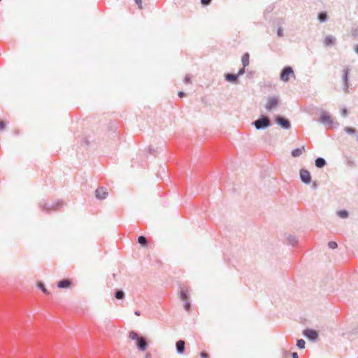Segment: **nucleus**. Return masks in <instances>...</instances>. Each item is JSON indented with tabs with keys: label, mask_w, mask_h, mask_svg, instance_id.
<instances>
[{
	"label": "nucleus",
	"mask_w": 358,
	"mask_h": 358,
	"mask_svg": "<svg viewBox=\"0 0 358 358\" xmlns=\"http://www.w3.org/2000/svg\"><path fill=\"white\" fill-rule=\"evenodd\" d=\"M129 338L132 341H136V345L139 351H145L148 348V342L145 337L141 336L134 331H131L129 334Z\"/></svg>",
	"instance_id": "1"
},
{
	"label": "nucleus",
	"mask_w": 358,
	"mask_h": 358,
	"mask_svg": "<svg viewBox=\"0 0 358 358\" xmlns=\"http://www.w3.org/2000/svg\"><path fill=\"white\" fill-rule=\"evenodd\" d=\"M63 205L64 203L62 201H56L48 203L45 200H43L39 203V206L41 210L46 213H51L52 211L57 210L60 209Z\"/></svg>",
	"instance_id": "2"
},
{
	"label": "nucleus",
	"mask_w": 358,
	"mask_h": 358,
	"mask_svg": "<svg viewBox=\"0 0 358 358\" xmlns=\"http://www.w3.org/2000/svg\"><path fill=\"white\" fill-rule=\"evenodd\" d=\"M252 124L258 129H265L271 125L270 118L265 115H261L255 121L252 122Z\"/></svg>",
	"instance_id": "3"
},
{
	"label": "nucleus",
	"mask_w": 358,
	"mask_h": 358,
	"mask_svg": "<svg viewBox=\"0 0 358 358\" xmlns=\"http://www.w3.org/2000/svg\"><path fill=\"white\" fill-rule=\"evenodd\" d=\"M320 122L330 127H337L339 123L334 122L332 117L327 112L322 111L320 115Z\"/></svg>",
	"instance_id": "4"
},
{
	"label": "nucleus",
	"mask_w": 358,
	"mask_h": 358,
	"mask_svg": "<svg viewBox=\"0 0 358 358\" xmlns=\"http://www.w3.org/2000/svg\"><path fill=\"white\" fill-rule=\"evenodd\" d=\"M291 76H294V72L293 69L290 66H285L280 73V79L283 82H288Z\"/></svg>",
	"instance_id": "5"
},
{
	"label": "nucleus",
	"mask_w": 358,
	"mask_h": 358,
	"mask_svg": "<svg viewBox=\"0 0 358 358\" xmlns=\"http://www.w3.org/2000/svg\"><path fill=\"white\" fill-rule=\"evenodd\" d=\"M275 122L282 129H289L291 127L289 120L283 116L279 115H276L275 117Z\"/></svg>",
	"instance_id": "6"
},
{
	"label": "nucleus",
	"mask_w": 358,
	"mask_h": 358,
	"mask_svg": "<svg viewBox=\"0 0 358 358\" xmlns=\"http://www.w3.org/2000/svg\"><path fill=\"white\" fill-rule=\"evenodd\" d=\"M280 103V99L278 96L269 97L267 103L265 105V108L267 110L271 111L273 108L278 106Z\"/></svg>",
	"instance_id": "7"
},
{
	"label": "nucleus",
	"mask_w": 358,
	"mask_h": 358,
	"mask_svg": "<svg viewBox=\"0 0 358 358\" xmlns=\"http://www.w3.org/2000/svg\"><path fill=\"white\" fill-rule=\"evenodd\" d=\"M299 176L301 182L308 185L311 182V176L310 172L304 169H301L299 171Z\"/></svg>",
	"instance_id": "8"
},
{
	"label": "nucleus",
	"mask_w": 358,
	"mask_h": 358,
	"mask_svg": "<svg viewBox=\"0 0 358 358\" xmlns=\"http://www.w3.org/2000/svg\"><path fill=\"white\" fill-rule=\"evenodd\" d=\"M284 23H285V22H284V20L282 18H278V19L275 20L273 22V25L278 27L277 36L279 38H281V37H282L284 36V34H283V29L282 27V25Z\"/></svg>",
	"instance_id": "9"
},
{
	"label": "nucleus",
	"mask_w": 358,
	"mask_h": 358,
	"mask_svg": "<svg viewBox=\"0 0 358 358\" xmlns=\"http://www.w3.org/2000/svg\"><path fill=\"white\" fill-rule=\"evenodd\" d=\"M303 335L310 341H315L318 336L316 331L313 329H306L303 331Z\"/></svg>",
	"instance_id": "10"
},
{
	"label": "nucleus",
	"mask_w": 358,
	"mask_h": 358,
	"mask_svg": "<svg viewBox=\"0 0 358 358\" xmlns=\"http://www.w3.org/2000/svg\"><path fill=\"white\" fill-rule=\"evenodd\" d=\"M95 196L99 200L106 199L108 196L107 189L103 187H99L95 191Z\"/></svg>",
	"instance_id": "11"
},
{
	"label": "nucleus",
	"mask_w": 358,
	"mask_h": 358,
	"mask_svg": "<svg viewBox=\"0 0 358 358\" xmlns=\"http://www.w3.org/2000/svg\"><path fill=\"white\" fill-rule=\"evenodd\" d=\"M350 69L346 67L343 69V90L347 91L348 89V74H349Z\"/></svg>",
	"instance_id": "12"
},
{
	"label": "nucleus",
	"mask_w": 358,
	"mask_h": 358,
	"mask_svg": "<svg viewBox=\"0 0 358 358\" xmlns=\"http://www.w3.org/2000/svg\"><path fill=\"white\" fill-rule=\"evenodd\" d=\"M224 79L233 84H238V77L236 74H233L230 73H227L224 74Z\"/></svg>",
	"instance_id": "13"
},
{
	"label": "nucleus",
	"mask_w": 358,
	"mask_h": 358,
	"mask_svg": "<svg viewBox=\"0 0 358 358\" xmlns=\"http://www.w3.org/2000/svg\"><path fill=\"white\" fill-rule=\"evenodd\" d=\"M336 38L335 36L329 35L325 37L324 41V44L325 46H327V47L334 46L336 45Z\"/></svg>",
	"instance_id": "14"
},
{
	"label": "nucleus",
	"mask_w": 358,
	"mask_h": 358,
	"mask_svg": "<svg viewBox=\"0 0 358 358\" xmlns=\"http://www.w3.org/2000/svg\"><path fill=\"white\" fill-rule=\"evenodd\" d=\"M176 347L177 352L182 355L185 350V342L183 340H179L176 342Z\"/></svg>",
	"instance_id": "15"
},
{
	"label": "nucleus",
	"mask_w": 358,
	"mask_h": 358,
	"mask_svg": "<svg viewBox=\"0 0 358 358\" xmlns=\"http://www.w3.org/2000/svg\"><path fill=\"white\" fill-rule=\"evenodd\" d=\"M306 152V148L304 145L296 148L292 151V157H299Z\"/></svg>",
	"instance_id": "16"
},
{
	"label": "nucleus",
	"mask_w": 358,
	"mask_h": 358,
	"mask_svg": "<svg viewBox=\"0 0 358 358\" xmlns=\"http://www.w3.org/2000/svg\"><path fill=\"white\" fill-rule=\"evenodd\" d=\"M71 282L69 279H63L58 282L57 287L61 289L69 288Z\"/></svg>",
	"instance_id": "17"
},
{
	"label": "nucleus",
	"mask_w": 358,
	"mask_h": 358,
	"mask_svg": "<svg viewBox=\"0 0 358 358\" xmlns=\"http://www.w3.org/2000/svg\"><path fill=\"white\" fill-rule=\"evenodd\" d=\"M326 161L324 158H316L315 159V166L317 168H322L326 165Z\"/></svg>",
	"instance_id": "18"
},
{
	"label": "nucleus",
	"mask_w": 358,
	"mask_h": 358,
	"mask_svg": "<svg viewBox=\"0 0 358 358\" xmlns=\"http://www.w3.org/2000/svg\"><path fill=\"white\" fill-rule=\"evenodd\" d=\"M328 16L326 12H320L318 13L317 20L320 22H325L327 20Z\"/></svg>",
	"instance_id": "19"
},
{
	"label": "nucleus",
	"mask_w": 358,
	"mask_h": 358,
	"mask_svg": "<svg viewBox=\"0 0 358 358\" xmlns=\"http://www.w3.org/2000/svg\"><path fill=\"white\" fill-rule=\"evenodd\" d=\"M249 58H250V55L248 52L245 53L242 56L241 61H242V64L244 67H246L249 64V62H250Z\"/></svg>",
	"instance_id": "20"
},
{
	"label": "nucleus",
	"mask_w": 358,
	"mask_h": 358,
	"mask_svg": "<svg viewBox=\"0 0 358 358\" xmlns=\"http://www.w3.org/2000/svg\"><path fill=\"white\" fill-rule=\"evenodd\" d=\"M336 214L338 217H340L341 218H343V219H345V218L348 217V216H349L348 211H347L345 210H338L336 212Z\"/></svg>",
	"instance_id": "21"
},
{
	"label": "nucleus",
	"mask_w": 358,
	"mask_h": 358,
	"mask_svg": "<svg viewBox=\"0 0 358 358\" xmlns=\"http://www.w3.org/2000/svg\"><path fill=\"white\" fill-rule=\"evenodd\" d=\"M188 290L182 289L180 292V298L181 300L186 301L188 299Z\"/></svg>",
	"instance_id": "22"
},
{
	"label": "nucleus",
	"mask_w": 358,
	"mask_h": 358,
	"mask_svg": "<svg viewBox=\"0 0 358 358\" xmlns=\"http://www.w3.org/2000/svg\"><path fill=\"white\" fill-rule=\"evenodd\" d=\"M287 241L289 244L294 245L298 243V239L295 236L289 235L287 237Z\"/></svg>",
	"instance_id": "23"
},
{
	"label": "nucleus",
	"mask_w": 358,
	"mask_h": 358,
	"mask_svg": "<svg viewBox=\"0 0 358 358\" xmlns=\"http://www.w3.org/2000/svg\"><path fill=\"white\" fill-rule=\"evenodd\" d=\"M124 292L122 290H117L115 293V297L117 299H123L124 298Z\"/></svg>",
	"instance_id": "24"
},
{
	"label": "nucleus",
	"mask_w": 358,
	"mask_h": 358,
	"mask_svg": "<svg viewBox=\"0 0 358 358\" xmlns=\"http://www.w3.org/2000/svg\"><path fill=\"white\" fill-rule=\"evenodd\" d=\"M147 154L150 155H158L160 154V152H159L158 149H154L151 147H149Z\"/></svg>",
	"instance_id": "25"
},
{
	"label": "nucleus",
	"mask_w": 358,
	"mask_h": 358,
	"mask_svg": "<svg viewBox=\"0 0 358 358\" xmlns=\"http://www.w3.org/2000/svg\"><path fill=\"white\" fill-rule=\"evenodd\" d=\"M138 243L142 246H145L148 243V241L145 236H141L138 238Z\"/></svg>",
	"instance_id": "26"
},
{
	"label": "nucleus",
	"mask_w": 358,
	"mask_h": 358,
	"mask_svg": "<svg viewBox=\"0 0 358 358\" xmlns=\"http://www.w3.org/2000/svg\"><path fill=\"white\" fill-rule=\"evenodd\" d=\"M38 287L45 294H49L50 292L48 291V289L45 288L43 283L41 282H39L37 285Z\"/></svg>",
	"instance_id": "27"
},
{
	"label": "nucleus",
	"mask_w": 358,
	"mask_h": 358,
	"mask_svg": "<svg viewBox=\"0 0 358 358\" xmlns=\"http://www.w3.org/2000/svg\"><path fill=\"white\" fill-rule=\"evenodd\" d=\"M306 342L303 339H299L296 342V346L299 349H304L305 348Z\"/></svg>",
	"instance_id": "28"
},
{
	"label": "nucleus",
	"mask_w": 358,
	"mask_h": 358,
	"mask_svg": "<svg viewBox=\"0 0 358 358\" xmlns=\"http://www.w3.org/2000/svg\"><path fill=\"white\" fill-rule=\"evenodd\" d=\"M345 131L349 134H354L356 132V129L353 127H346L344 129Z\"/></svg>",
	"instance_id": "29"
},
{
	"label": "nucleus",
	"mask_w": 358,
	"mask_h": 358,
	"mask_svg": "<svg viewBox=\"0 0 358 358\" xmlns=\"http://www.w3.org/2000/svg\"><path fill=\"white\" fill-rule=\"evenodd\" d=\"M328 246L331 249H336L338 247V244L335 241H329L328 243Z\"/></svg>",
	"instance_id": "30"
},
{
	"label": "nucleus",
	"mask_w": 358,
	"mask_h": 358,
	"mask_svg": "<svg viewBox=\"0 0 358 358\" xmlns=\"http://www.w3.org/2000/svg\"><path fill=\"white\" fill-rule=\"evenodd\" d=\"M245 72V67L243 66L242 68L239 69L238 73H236L237 76L239 78L240 76H243Z\"/></svg>",
	"instance_id": "31"
},
{
	"label": "nucleus",
	"mask_w": 358,
	"mask_h": 358,
	"mask_svg": "<svg viewBox=\"0 0 358 358\" xmlns=\"http://www.w3.org/2000/svg\"><path fill=\"white\" fill-rule=\"evenodd\" d=\"M184 308H185L186 311H189L190 308H191L190 302L186 300L185 303H184Z\"/></svg>",
	"instance_id": "32"
},
{
	"label": "nucleus",
	"mask_w": 358,
	"mask_h": 358,
	"mask_svg": "<svg viewBox=\"0 0 358 358\" xmlns=\"http://www.w3.org/2000/svg\"><path fill=\"white\" fill-rule=\"evenodd\" d=\"M184 83L185 84H189L191 83V78L189 75H187L184 78Z\"/></svg>",
	"instance_id": "33"
},
{
	"label": "nucleus",
	"mask_w": 358,
	"mask_h": 358,
	"mask_svg": "<svg viewBox=\"0 0 358 358\" xmlns=\"http://www.w3.org/2000/svg\"><path fill=\"white\" fill-rule=\"evenodd\" d=\"M212 0H201V3L203 6H208Z\"/></svg>",
	"instance_id": "34"
},
{
	"label": "nucleus",
	"mask_w": 358,
	"mask_h": 358,
	"mask_svg": "<svg viewBox=\"0 0 358 358\" xmlns=\"http://www.w3.org/2000/svg\"><path fill=\"white\" fill-rule=\"evenodd\" d=\"M348 114V111L346 108H343L341 110V115L343 117H346Z\"/></svg>",
	"instance_id": "35"
},
{
	"label": "nucleus",
	"mask_w": 358,
	"mask_h": 358,
	"mask_svg": "<svg viewBox=\"0 0 358 358\" xmlns=\"http://www.w3.org/2000/svg\"><path fill=\"white\" fill-rule=\"evenodd\" d=\"M6 128V123L3 120H0V130H3Z\"/></svg>",
	"instance_id": "36"
},
{
	"label": "nucleus",
	"mask_w": 358,
	"mask_h": 358,
	"mask_svg": "<svg viewBox=\"0 0 358 358\" xmlns=\"http://www.w3.org/2000/svg\"><path fill=\"white\" fill-rule=\"evenodd\" d=\"M200 356L201 358H209V355L206 352H201Z\"/></svg>",
	"instance_id": "37"
},
{
	"label": "nucleus",
	"mask_w": 358,
	"mask_h": 358,
	"mask_svg": "<svg viewBox=\"0 0 358 358\" xmlns=\"http://www.w3.org/2000/svg\"><path fill=\"white\" fill-rule=\"evenodd\" d=\"M134 1L138 6V8L142 9V0H134Z\"/></svg>",
	"instance_id": "38"
},
{
	"label": "nucleus",
	"mask_w": 358,
	"mask_h": 358,
	"mask_svg": "<svg viewBox=\"0 0 358 358\" xmlns=\"http://www.w3.org/2000/svg\"><path fill=\"white\" fill-rule=\"evenodd\" d=\"M186 96V94L184 92H179L178 96L182 98Z\"/></svg>",
	"instance_id": "39"
},
{
	"label": "nucleus",
	"mask_w": 358,
	"mask_h": 358,
	"mask_svg": "<svg viewBox=\"0 0 358 358\" xmlns=\"http://www.w3.org/2000/svg\"><path fill=\"white\" fill-rule=\"evenodd\" d=\"M292 358H298V354L296 352H292Z\"/></svg>",
	"instance_id": "40"
},
{
	"label": "nucleus",
	"mask_w": 358,
	"mask_h": 358,
	"mask_svg": "<svg viewBox=\"0 0 358 358\" xmlns=\"http://www.w3.org/2000/svg\"><path fill=\"white\" fill-rule=\"evenodd\" d=\"M145 358H152V355L150 353L148 352L145 355Z\"/></svg>",
	"instance_id": "41"
},
{
	"label": "nucleus",
	"mask_w": 358,
	"mask_h": 358,
	"mask_svg": "<svg viewBox=\"0 0 358 358\" xmlns=\"http://www.w3.org/2000/svg\"><path fill=\"white\" fill-rule=\"evenodd\" d=\"M347 164L349 165V166H352V162H351V160L350 159H347Z\"/></svg>",
	"instance_id": "42"
},
{
	"label": "nucleus",
	"mask_w": 358,
	"mask_h": 358,
	"mask_svg": "<svg viewBox=\"0 0 358 358\" xmlns=\"http://www.w3.org/2000/svg\"><path fill=\"white\" fill-rule=\"evenodd\" d=\"M135 315H137V316H139L141 315V313L139 310H136L135 311Z\"/></svg>",
	"instance_id": "43"
},
{
	"label": "nucleus",
	"mask_w": 358,
	"mask_h": 358,
	"mask_svg": "<svg viewBox=\"0 0 358 358\" xmlns=\"http://www.w3.org/2000/svg\"><path fill=\"white\" fill-rule=\"evenodd\" d=\"M355 51L357 54H358V45H357L355 48Z\"/></svg>",
	"instance_id": "44"
},
{
	"label": "nucleus",
	"mask_w": 358,
	"mask_h": 358,
	"mask_svg": "<svg viewBox=\"0 0 358 358\" xmlns=\"http://www.w3.org/2000/svg\"><path fill=\"white\" fill-rule=\"evenodd\" d=\"M357 141H358V138H357Z\"/></svg>",
	"instance_id": "45"
}]
</instances>
